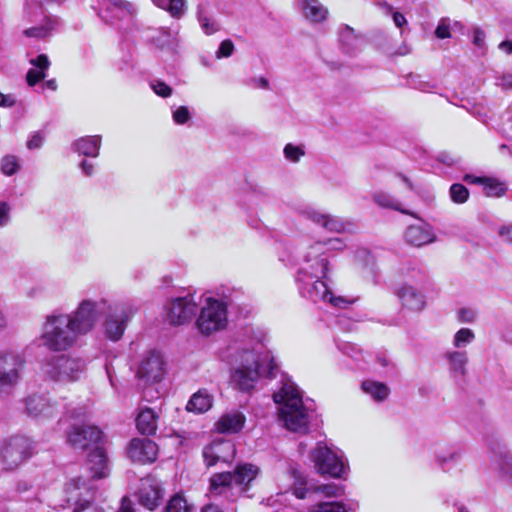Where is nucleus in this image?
Segmentation results:
<instances>
[{
  "mask_svg": "<svg viewBox=\"0 0 512 512\" xmlns=\"http://www.w3.org/2000/svg\"><path fill=\"white\" fill-rule=\"evenodd\" d=\"M41 345L49 350L43 370L53 380H59L63 368L64 348V317L61 314H52L47 317L40 337Z\"/></svg>",
  "mask_w": 512,
  "mask_h": 512,
  "instance_id": "obj_1",
  "label": "nucleus"
},
{
  "mask_svg": "<svg viewBox=\"0 0 512 512\" xmlns=\"http://www.w3.org/2000/svg\"><path fill=\"white\" fill-rule=\"evenodd\" d=\"M227 323V306L225 303L209 298L206 306L201 309L196 321L198 330L203 335H210L225 328Z\"/></svg>",
  "mask_w": 512,
  "mask_h": 512,
  "instance_id": "obj_2",
  "label": "nucleus"
},
{
  "mask_svg": "<svg viewBox=\"0 0 512 512\" xmlns=\"http://www.w3.org/2000/svg\"><path fill=\"white\" fill-rule=\"evenodd\" d=\"M97 304L90 300H83L66 324V347L71 345L74 339L69 338V333L82 335L88 333L95 325L99 313Z\"/></svg>",
  "mask_w": 512,
  "mask_h": 512,
  "instance_id": "obj_3",
  "label": "nucleus"
},
{
  "mask_svg": "<svg viewBox=\"0 0 512 512\" xmlns=\"http://www.w3.org/2000/svg\"><path fill=\"white\" fill-rule=\"evenodd\" d=\"M32 455V442L25 436H13L1 450V462L6 470H13Z\"/></svg>",
  "mask_w": 512,
  "mask_h": 512,
  "instance_id": "obj_4",
  "label": "nucleus"
},
{
  "mask_svg": "<svg viewBox=\"0 0 512 512\" xmlns=\"http://www.w3.org/2000/svg\"><path fill=\"white\" fill-rule=\"evenodd\" d=\"M103 440V431L95 425H74L67 436L69 444L81 451L101 446Z\"/></svg>",
  "mask_w": 512,
  "mask_h": 512,
  "instance_id": "obj_5",
  "label": "nucleus"
},
{
  "mask_svg": "<svg viewBox=\"0 0 512 512\" xmlns=\"http://www.w3.org/2000/svg\"><path fill=\"white\" fill-rule=\"evenodd\" d=\"M312 459L317 472L322 476L340 478L344 472L342 460L327 446L318 445L312 451Z\"/></svg>",
  "mask_w": 512,
  "mask_h": 512,
  "instance_id": "obj_6",
  "label": "nucleus"
},
{
  "mask_svg": "<svg viewBox=\"0 0 512 512\" xmlns=\"http://www.w3.org/2000/svg\"><path fill=\"white\" fill-rule=\"evenodd\" d=\"M24 363L23 357L18 353L0 354V390L17 384L20 380Z\"/></svg>",
  "mask_w": 512,
  "mask_h": 512,
  "instance_id": "obj_7",
  "label": "nucleus"
},
{
  "mask_svg": "<svg viewBox=\"0 0 512 512\" xmlns=\"http://www.w3.org/2000/svg\"><path fill=\"white\" fill-rule=\"evenodd\" d=\"M136 310L128 304H117L104 323L105 335L111 341H118L124 334L129 317Z\"/></svg>",
  "mask_w": 512,
  "mask_h": 512,
  "instance_id": "obj_8",
  "label": "nucleus"
},
{
  "mask_svg": "<svg viewBox=\"0 0 512 512\" xmlns=\"http://www.w3.org/2000/svg\"><path fill=\"white\" fill-rule=\"evenodd\" d=\"M197 311V305L192 299L176 298L167 307V320L173 326L184 325L193 319Z\"/></svg>",
  "mask_w": 512,
  "mask_h": 512,
  "instance_id": "obj_9",
  "label": "nucleus"
},
{
  "mask_svg": "<svg viewBox=\"0 0 512 512\" xmlns=\"http://www.w3.org/2000/svg\"><path fill=\"white\" fill-rule=\"evenodd\" d=\"M127 454L134 463H153L158 456V446L153 440L134 438L129 443Z\"/></svg>",
  "mask_w": 512,
  "mask_h": 512,
  "instance_id": "obj_10",
  "label": "nucleus"
},
{
  "mask_svg": "<svg viewBox=\"0 0 512 512\" xmlns=\"http://www.w3.org/2000/svg\"><path fill=\"white\" fill-rule=\"evenodd\" d=\"M74 490H83L84 493H80L79 496L85 495L87 498L82 500L78 497L76 499V507L73 512H104L94 504L96 490L89 485L87 480L82 477H75L71 479L66 491L72 493Z\"/></svg>",
  "mask_w": 512,
  "mask_h": 512,
  "instance_id": "obj_11",
  "label": "nucleus"
},
{
  "mask_svg": "<svg viewBox=\"0 0 512 512\" xmlns=\"http://www.w3.org/2000/svg\"><path fill=\"white\" fill-rule=\"evenodd\" d=\"M162 498V489L158 483L149 477L141 480L138 492V501L140 505L150 511H153L160 505Z\"/></svg>",
  "mask_w": 512,
  "mask_h": 512,
  "instance_id": "obj_12",
  "label": "nucleus"
},
{
  "mask_svg": "<svg viewBox=\"0 0 512 512\" xmlns=\"http://www.w3.org/2000/svg\"><path fill=\"white\" fill-rule=\"evenodd\" d=\"M163 361L156 353L145 357L137 370V377L147 382H159L163 378Z\"/></svg>",
  "mask_w": 512,
  "mask_h": 512,
  "instance_id": "obj_13",
  "label": "nucleus"
},
{
  "mask_svg": "<svg viewBox=\"0 0 512 512\" xmlns=\"http://www.w3.org/2000/svg\"><path fill=\"white\" fill-rule=\"evenodd\" d=\"M87 465L91 478L94 480H100L109 475L108 454L102 445L90 450L87 455Z\"/></svg>",
  "mask_w": 512,
  "mask_h": 512,
  "instance_id": "obj_14",
  "label": "nucleus"
},
{
  "mask_svg": "<svg viewBox=\"0 0 512 512\" xmlns=\"http://www.w3.org/2000/svg\"><path fill=\"white\" fill-rule=\"evenodd\" d=\"M318 265L320 267L319 271L311 273V278H315L316 280L309 293L314 301H326L331 293V290L325 281L327 278L329 261L327 258H322L319 260Z\"/></svg>",
  "mask_w": 512,
  "mask_h": 512,
  "instance_id": "obj_15",
  "label": "nucleus"
},
{
  "mask_svg": "<svg viewBox=\"0 0 512 512\" xmlns=\"http://www.w3.org/2000/svg\"><path fill=\"white\" fill-rule=\"evenodd\" d=\"M260 469L252 463H239L232 471L234 483L240 487L242 493H247L259 475Z\"/></svg>",
  "mask_w": 512,
  "mask_h": 512,
  "instance_id": "obj_16",
  "label": "nucleus"
},
{
  "mask_svg": "<svg viewBox=\"0 0 512 512\" xmlns=\"http://www.w3.org/2000/svg\"><path fill=\"white\" fill-rule=\"evenodd\" d=\"M225 452L235 453L234 445L230 441L213 442L203 450L205 465L209 468L215 466L218 462H228Z\"/></svg>",
  "mask_w": 512,
  "mask_h": 512,
  "instance_id": "obj_17",
  "label": "nucleus"
},
{
  "mask_svg": "<svg viewBox=\"0 0 512 512\" xmlns=\"http://www.w3.org/2000/svg\"><path fill=\"white\" fill-rule=\"evenodd\" d=\"M280 419L284 422L286 428L293 432L301 431L306 428V414L302 406L280 407Z\"/></svg>",
  "mask_w": 512,
  "mask_h": 512,
  "instance_id": "obj_18",
  "label": "nucleus"
},
{
  "mask_svg": "<svg viewBox=\"0 0 512 512\" xmlns=\"http://www.w3.org/2000/svg\"><path fill=\"white\" fill-rule=\"evenodd\" d=\"M25 410L31 417H49L53 415L56 406L45 396L32 395L25 401Z\"/></svg>",
  "mask_w": 512,
  "mask_h": 512,
  "instance_id": "obj_19",
  "label": "nucleus"
},
{
  "mask_svg": "<svg viewBox=\"0 0 512 512\" xmlns=\"http://www.w3.org/2000/svg\"><path fill=\"white\" fill-rule=\"evenodd\" d=\"M433 229L426 224L411 225L405 231V240L408 244L420 247L435 241Z\"/></svg>",
  "mask_w": 512,
  "mask_h": 512,
  "instance_id": "obj_20",
  "label": "nucleus"
},
{
  "mask_svg": "<svg viewBox=\"0 0 512 512\" xmlns=\"http://www.w3.org/2000/svg\"><path fill=\"white\" fill-rule=\"evenodd\" d=\"M102 137L100 135L85 136L71 144V149L87 158H97L100 155Z\"/></svg>",
  "mask_w": 512,
  "mask_h": 512,
  "instance_id": "obj_21",
  "label": "nucleus"
},
{
  "mask_svg": "<svg viewBox=\"0 0 512 512\" xmlns=\"http://www.w3.org/2000/svg\"><path fill=\"white\" fill-rule=\"evenodd\" d=\"M302 15L312 23H321L328 16V9L319 0H298Z\"/></svg>",
  "mask_w": 512,
  "mask_h": 512,
  "instance_id": "obj_22",
  "label": "nucleus"
},
{
  "mask_svg": "<svg viewBox=\"0 0 512 512\" xmlns=\"http://www.w3.org/2000/svg\"><path fill=\"white\" fill-rule=\"evenodd\" d=\"M246 418L241 412L222 415L216 423V430L222 434L238 433L245 425Z\"/></svg>",
  "mask_w": 512,
  "mask_h": 512,
  "instance_id": "obj_23",
  "label": "nucleus"
},
{
  "mask_svg": "<svg viewBox=\"0 0 512 512\" xmlns=\"http://www.w3.org/2000/svg\"><path fill=\"white\" fill-rule=\"evenodd\" d=\"M158 415L153 409L146 407L136 417V427L140 434L152 436L157 431Z\"/></svg>",
  "mask_w": 512,
  "mask_h": 512,
  "instance_id": "obj_24",
  "label": "nucleus"
},
{
  "mask_svg": "<svg viewBox=\"0 0 512 512\" xmlns=\"http://www.w3.org/2000/svg\"><path fill=\"white\" fill-rule=\"evenodd\" d=\"M275 403L281 404V407L302 406V396L299 390L290 384H285L283 387L273 395Z\"/></svg>",
  "mask_w": 512,
  "mask_h": 512,
  "instance_id": "obj_25",
  "label": "nucleus"
},
{
  "mask_svg": "<svg viewBox=\"0 0 512 512\" xmlns=\"http://www.w3.org/2000/svg\"><path fill=\"white\" fill-rule=\"evenodd\" d=\"M398 296L403 306L410 310L421 311L426 305L424 296L412 286H403Z\"/></svg>",
  "mask_w": 512,
  "mask_h": 512,
  "instance_id": "obj_26",
  "label": "nucleus"
},
{
  "mask_svg": "<svg viewBox=\"0 0 512 512\" xmlns=\"http://www.w3.org/2000/svg\"><path fill=\"white\" fill-rule=\"evenodd\" d=\"M213 398L206 389L195 392L186 405L189 412L204 413L212 407Z\"/></svg>",
  "mask_w": 512,
  "mask_h": 512,
  "instance_id": "obj_27",
  "label": "nucleus"
},
{
  "mask_svg": "<svg viewBox=\"0 0 512 512\" xmlns=\"http://www.w3.org/2000/svg\"><path fill=\"white\" fill-rule=\"evenodd\" d=\"M30 63L34 68L27 72L26 80L29 86H34L45 77V70L49 67V60L45 54H41L31 59Z\"/></svg>",
  "mask_w": 512,
  "mask_h": 512,
  "instance_id": "obj_28",
  "label": "nucleus"
},
{
  "mask_svg": "<svg viewBox=\"0 0 512 512\" xmlns=\"http://www.w3.org/2000/svg\"><path fill=\"white\" fill-rule=\"evenodd\" d=\"M307 215L313 222L330 232L341 233L345 230V224L338 218L317 211H309Z\"/></svg>",
  "mask_w": 512,
  "mask_h": 512,
  "instance_id": "obj_29",
  "label": "nucleus"
},
{
  "mask_svg": "<svg viewBox=\"0 0 512 512\" xmlns=\"http://www.w3.org/2000/svg\"><path fill=\"white\" fill-rule=\"evenodd\" d=\"M259 364L256 362L255 369L243 367L236 370L235 381L241 391H250L254 388V383L259 376Z\"/></svg>",
  "mask_w": 512,
  "mask_h": 512,
  "instance_id": "obj_30",
  "label": "nucleus"
},
{
  "mask_svg": "<svg viewBox=\"0 0 512 512\" xmlns=\"http://www.w3.org/2000/svg\"><path fill=\"white\" fill-rule=\"evenodd\" d=\"M464 181L468 184H479L485 190H492L494 192H506L508 190V186L495 177L474 176L466 174L464 176Z\"/></svg>",
  "mask_w": 512,
  "mask_h": 512,
  "instance_id": "obj_31",
  "label": "nucleus"
},
{
  "mask_svg": "<svg viewBox=\"0 0 512 512\" xmlns=\"http://www.w3.org/2000/svg\"><path fill=\"white\" fill-rule=\"evenodd\" d=\"M233 482V474L230 471L214 473L209 479V491L214 496L221 495L222 489L229 488Z\"/></svg>",
  "mask_w": 512,
  "mask_h": 512,
  "instance_id": "obj_32",
  "label": "nucleus"
},
{
  "mask_svg": "<svg viewBox=\"0 0 512 512\" xmlns=\"http://www.w3.org/2000/svg\"><path fill=\"white\" fill-rule=\"evenodd\" d=\"M361 388L365 393L371 395L376 402L384 401L390 393L386 384L373 380L363 381Z\"/></svg>",
  "mask_w": 512,
  "mask_h": 512,
  "instance_id": "obj_33",
  "label": "nucleus"
},
{
  "mask_svg": "<svg viewBox=\"0 0 512 512\" xmlns=\"http://www.w3.org/2000/svg\"><path fill=\"white\" fill-rule=\"evenodd\" d=\"M339 40L346 53H353L360 43L359 37L355 34L354 29L348 25H343L339 29Z\"/></svg>",
  "mask_w": 512,
  "mask_h": 512,
  "instance_id": "obj_34",
  "label": "nucleus"
},
{
  "mask_svg": "<svg viewBox=\"0 0 512 512\" xmlns=\"http://www.w3.org/2000/svg\"><path fill=\"white\" fill-rule=\"evenodd\" d=\"M374 201L383 208L393 209L414 218H418L416 213L402 208L401 203L394 200L391 194H374Z\"/></svg>",
  "mask_w": 512,
  "mask_h": 512,
  "instance_id": "obj_35",
  "label": "nucleus"
},
{
  "mask_svg": "<svg viewBox=\"0 0 512 512\" xmlns=\"http://www.w3.org/2000/svg\"><path fill=\"white\" fill-rule=\"evenodd\" d=\"M192 509L193 506L188 503L185 497L175 494L168 501L165 512H192Z\"/></svg>",
  "mask_w": 512,
  "mask_h": 512,
  "instance_id": "obj_36",
  "label": "nucleus"
},
{
  "mask_svg": "<svg viewBox=\"0 0 512 512\" xmlns=\"http://www.w3.org/2000/svg\"><path fill=\"white\" fill-rule=\"evenodd\" d=\"M350 509L343 502H319L313 505L309 512H349Z\"/></svg>",
  "mask_w": 512,
  "mask_h": 512,
  "instance_id": "obj_37",
  "label": "nucleus"
},
{
  "mask_svg": "<svg viewBox=\"0 0 512 512\" xmlns=\"http://www.w3.org/2000/svg\"><path fill=\"white\" fill-rule=\"evenodd\" d=\"M283 154L285 159L290 163H298L301 158L306 154L304 145H295L288 143L284 146Z\"/></svg>",
  "mask_w": 512,
  "mask_h": 512,
  "instance_id": "obj_38",
  "label": "nucleus"
},
{
  "mask_svg": "<svg viewBox=\"0 0 512 512\" xmlns=\"http://www.w3.org/2000/svg\"><path fill=\"white\" fill-rule=\"evenodd\" d=\"M311 490L315 493H321L326 497H338L344 495V488L334 483L313 486Z\"/></svg>",
  "mask_w": 512,
  "mask_h": 512,
  "instance_id": "obj_39",
  "label": "nucleus"
},
{
  "mask_svg": "<svg viewBox=\"0 0 512 512\" xmlns=\"http://www.w3.org/2000/svg\"><path fill=\"white\" fill-rule=\"evenodd\" d=\"M307 486V480L306 478L301 475L298 472H294V483L292 487V493L293 495L300 500H303L306 498L308 489Z\"/></svg>",
  "mask_w": 512,
  "mask_h": 512,
  "instance_id": "obj_40",
  "label": "nucleus"
},
{
  "mask_svg": "<svg viewBox=\"0 0 512 512\" xmlns=\"http://www.w3.org/2000/svg\"><path fill=\"white\" fill-rule=\"evenodd\" d=\"M198 20L201 28L207 35L214 34L215 32L220 30L219 23L212 17H209L204 12L199 11Z\"/></svg>",
  "mask_w": 512,
  "mask_h": 512,
  "instance_id": "obj_41",
  "label": "nucleus"
},
{
  "mask_svg": "<svg viewBox=\"0 0 512 512\" xmlns=\"http://www.w3.org/2000/svg\"><path fill=\"white\" fill-rule=\"evenodd\" d=\"M18 158L14 155H6L1 160V171L5 175H12L19 169Z\"/></svg>",
  "mask_w": 512,
  "mask_h": 512,
  "instance_id": "obj_42",
  "label": "nucleus"
},
{
  "mask_svg": "<svg viewBox=\"0 0 512 512\" xmlns=\"http://www.w3.org/2000/svg\"><path fill=\"white\" fill-rule=\"evenodd\" d=\"M447 358L454 370L464 371V366L467 362L466 354L459 351L451 352L447 355Z\"/></svg>",
  "mask_w": 512,
  "mask_h": 512,
  "instance_id": "obj_43",
  "label": "nucleus"
},
{
  "mask_svg": "<svg viewBox=\"0 0 512 512\" xmlns=\"http://www.w3.org/2000/svg\"><path fill=\"white\" fill-rule=\"evenodd\" d=\"M150 87L156 95L162 98H167L172 94V88L164 81L159 79L151 80Z\"/></svg>",
  "mask_w": 512,
  "mask_h": 512,
  "instance_id": "obj_44",
  "label": "nucleus"
},
{
  "mask_svg": "<svg viewBox=\"0 0 512 512\" xmlns=\"http://www.w3.org/2000/svg\"><path fill=\"white\" fill-rule=\"evenodd\" d=\"M84 369V363L80 360L70 361L66 358V376H69L71 380H77L79 378V374Z\"/></svg>",
  "mask_w": 512,
  "mask_h": 512,
  "instance_id": "obj_45",
  "label": "nucleus"
},
{
  "mask_svg": "<svg viewBox=\"0 0 512 512\" xmlns=\"http://www.w3.org/2000/svg\"><path fill=\"white\" fill-rule=\"evenodd\" d=\"M172 118L175 124L184 125L191 119V113L187 106H179L172 111Z\"/></svg>",
  "mask_w": 512,
  "mask_h": 512,
  "instance_id": "obj_46",
  "label": "nucleus"
},
{
  "mask_svg": "<svg viewBox=\"0 0 512 512\" xmlns=\"http://www.w3.org/2000/svg\"><path fill=\"white\" fill-rule=\"evenodd\" d=\"M160 33L163 39H158V42L162 47H171L178 42V33L176 31H172L169 28H161Z\"/></svg>",
  "mask_w": 512,
  "mask_h": 512,
  "instance_id": "obj_47",
  "label": "nucleus"
},
{
  "mask_svg": "<svg viewBox=\"0 0 512 512\" xmlns=\"http://www.w3.org/2000/svg\"><path fill=\"white\" fill-rule=\"evenodd\" d=\"M184 8L185 0H168L166 8L163 9L167 10L171 16L179 18L183 14Z\"/></svg>",
  "mask_w": 512,
  "mask_h": 512,
  "instance_id": "obj_48",
  "label": "nucleus"
},
{
  "mask_svg": "<svg viewBox=\"0 0 512 512\" xmlns=\"http://www.w3.org/2000/svg\"><path fill=\"white\" fill-rule=\"evenodd\" d=\"M474 338V333L469 328H461L457 331L454 338V345L460 347L466 342H470Z\"/></svg>",
  "mask_w": 512,
  "mask_h": 512,
  "instance_id": "obj_49",
  "label": "nucleus"
},
{
  "mask_svg": "<svg viewBox=\"0 0 512 512\" xmlns=\"http://www.w3.org/2000/svg\"><path fill=\"white\" fill-rule=\"evenodd\" d=\"M111 6L118 9L122 13V17L131 16L134 13V7L125 0H109Z\"/></svg>",
  "mask_w": 512,
  "mask_h": 512,
  "instance_id": "obj_50",
  "label": "nucleus"
},
{
  "mask_svg": "<svg viewBox=\"0 0 512 512\" xmlns=\"http://www.w3.org/2000/svg\"><path fill=\"white\" fill-rule=\"evenodd\" d=\"M485 39H486V34L481 28L476 27L473 29L472 43L474 44L475 47H477L478 49H480L482 51H485V49H486Z\"/></svg>",
  "mask_w": 512,
  "mask_h": 512,
  "instance_id": "obj_51",
  "label": "nucleus"
},
{
  "mask_svg": "<svg viewBox=\"0 0 512 512\" xmlns=\"http://www.w3.org/2000/svg\"><path fill=\"white\" fill-rule=\"evenodd\" d=\"M234 44L231 40L227 39L221 42L218 50L216 51V57L218 59L229 57L233 54Z\"/></svg>",
  "mask_w": 512,
  "mask_h": 512,
  "instance_id": "obj_52",
  "label": "nucleus"
},
{
  "mask_svg": "<svg viewBox=\"0 0 512 512\" xmlns=\"http://www.w3.org/2000/svg\"><path fill=\"white\" fill-rule=\"evenodd\" d=\"M413 87L422 92H433L437 85L435 81L418 79L413 81Z\"/></svg>",
  "mask_w": 512,
  "mask_h": 512,
  "instance_id": "obj_53",
  "label": "nucleus"
},
{
  "mask_svg": "<svg viewBox=\"0 0 512 512\" xmlns=\"http://www.w3.org/2000/svg\"><path fill=\"white\" fill-rule=\"evenodd\" d=\"M11 207L6 202H0V227H5L10 222Z\"/></svg>",
  "mask_w": 512,
  "mask_h": 512,
  "instance_id": "obj_54",
  "label": "nucleus"
},
{
  "mask_svg": "<svg viewBox=\"0 0 512 512\" xmlns=\"http://www.w3.org/2000/svg\"><path fill=\"white\" fill-rule=\"evenodd\" d=\"M44 141V135L40 132H34L27 141V148L30 150L40 148Z\"/></svg>",
  "mask_w": 512,
  "mask_h": 512,
  "instance_id": "obj_55",
  "label": "nucleus"
},
{
  "mask_svg": "<svg viewBox=\"0 0 512 512\" xmlns=\"http://www.w3.org/2000/svg\"><path fill=\"white\" fill-rule=\"evenodd\" d=\"M435 34L440 39H446L451 36L449 25L445 19H442L441 22L438 24Z\"/></svg>",
  "mask_w": 512,
  "mask_h": 512,
  "instance_id": "obj_56",
  "label": "nucleus"
},
{
  "mask_svg": "<svg viewBox=\"0 0 512 512\" xmlns=\"http://www.w3.org/2000/svg\"><path fill=\"white\" fill-rule=\"evenodd\" d=\"M95 163L88 159H83L79 163V168L81 172L86 176H92L95 172Z\"/></svg>",
  "mask_w": 512,
  "mask_h": 512,
  "instance_id": "obj_57",
  "label": "nucleus"
},
{
  "mask_svg": "<svg viewBox=\"0 0 512 512\" xmlns=\"http://www.w3.org/2000/svg\"><path fill=\"white\" fill-rule=\"evenodd\" d=\"M436 160L446 166H453L457 163V159L448 152H440L436 156Z\"/></svg>",
  "mask_w": 512,
  "mask_h": 512,
  "instance_id": "obj_58",
  "label": "nucleus"
},
{
  "mask_svg": "<svg viewBox=\"0 0 512 512\" xmlns=\"http://www.w3.org/2000/svg\"><path fill=\"white\" fill-rule=\"evenodd\" d=\"M498 234L507 243H512V224L502 225L498 230Z\"/></svg>",
  "mask_w": 512,
  "mask_h": 512,
  "instance_id": "obj_59",
  "label": "nucleus"
},
{
  "mask_svg": "<svg viewBox=\"0 0 512 512\" xmlns=\"http://www.w3.org/2000/svg\"><path fill=\"white\" fill-rule=\"evenodd\" d=\"M459 319L461 322L471 323L475 319L474 312L469 308H462L459 311Z\"/></svg>",
  "mask_w": 512,
  "mask_h": 512,
  "instance_id": "obj_60",
  "label": "nucleus"
},
{
  "mask_svg": "<svg viewBox=\"0 0 512 512\" xmlns=\"http://www.w3.org/2000/svg\"><path fill=\"white\" fill-rule=\"evenodd\" d=\"M115 66L121 72L129 70L132 67L131 56L126 55L121 61L115 62Z\"/></svg>",
  "mask_w": 512,
  "mask_h": 512,
  "instance_id": "obj_61",
  "label": "nucleus"
},
{
  "mask_svg": "<svg viewBox=\"0 0 512 512\" xmlns=\"http://www.w3.org/2000/svg\"><path fill=\"white\" fill-rule=\"evenodd\" d=\"M250 84L254 88H261L265 90H268L270 88L269 81L264 77L253 78L251 79Z\"/></svg>",
  "mask_w": 512,
  "mask_h": 512,
  "instance_id": "obj_62",
  "label": "nucleus"
},
{
  "mask_svg": "<svg viewBox=\"0 0 512 512\" xmlns=\"http://www.w3.org/2000/svg\"><path fill=\"white\" fill-rule=\"evenodd\" d=\"M118 512H135L133 503L128 496L122 498Z\"/></svg>",
  "mask_w": 512,
  "mask_h": 512,
  "instance_id": "obj_63",
  "label": "nucleus"
},
{
  "mask_svg": "<svg viewBox=\"0 0 512 512\" xmlns=\"http://www.w3.org/2000/svg\"><path fill=\"white\" fill-rule=\"evenodd\" d=\"M15 103L16 99L13 95H5L0 92V106L8 108L14 106Z\"/></svg>",
  "mask_w": 512,
  "mask_h": 512,
  "instance_id": "obj_64",
  "label": "nucleus"
}]
</instances>
